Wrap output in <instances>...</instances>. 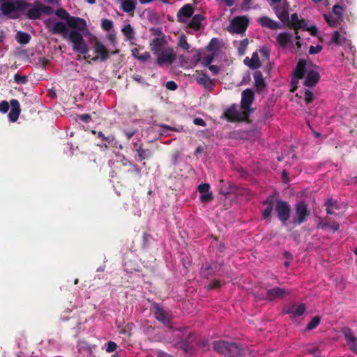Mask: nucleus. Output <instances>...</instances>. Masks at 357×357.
Returning <instances> with one entry per match:
<instances>
[{"mask_svg":"<svg viewBox=\"0 0 357 357\" xmlns=\"http://www.w3.org/2000/svg\"><path fill=\"white\" fill-rule=\"evenodd\" d=\"M195 79L199 84L203 85L208 90H211L215 86L213 81L206 73L199 70L196 71Z\"/></svg>","mask_w":357,"mask_h":357,"instance_id":"18","label":"nucleus"},{"mask_svg":"<svg viewBox=\"0 0 357 357\" xmlns=\"http://www.w3.org/2000/svg\"><path fill=\"white\" fill-rule=\"evenodd\" d=\"M262 204L266 206L261 214L264 220L271 221L275 207L278 220L283 226L287 225L291 217V206L287 202L276 199L275 197L272 195H268Z\"/></svg>","mask_w":357,"mask_h":357,"instance_id":"2","label":"nucleus"},{"mask_svg":"<svg viewBox=\"0 0 357 357\" xmlns=\"http://www.w3.org/2000/svg\"><path fill=\"white\" fill-rule=\"evenodd\" d=\"M26 13L27 18L30 20H38L41 17V11L40 6L36 4V1L34 2L33 5L31 4L29 7H31Z\"/></svg>","mask_w":357,"mask_h":357,"instance_id":"33","label":"nucleus"},{"mask_svg":"<svg viewBox=\"0 0 357 357\" xmlns=\"http://www.w3.org/2000/svg\"><path fill=\"white\" fill-rule=\"evenodd\" d=\"M133 145L135 146V151L137 152V153L138 155L139 160L142 161V160L148 159L152 156V155H153L152 151L151 150H149V149H144L143 148L142 143L138 144V142H135L133 144Z\"/></svg>","mask_w":357,"mask_h":357,"instance_id":"23","label":"nucleus"},{"mask_svg":"<svg viewBox=\"0 0 357 357\" xmlns=\"http://www.w3.org/2000/svg\"><path fill=\"white\" fill-rule=\"evenodd\" d=\"M30 6L31 3L25 0H16L14 2L7 1L0 3V10L4 15H8L15 11L23 12Z\"/></svg>","mask_w":357,"mask_h":357,"instance_id":"5","label":"nucleus"},{"mask_svg":"<svg viewBox=\"0 0 357 357\" xmlns=\"http://www.w3.org/2000/svg\"><path fill=\"white\" fill-rule=\"evenodd\" d=\"M195 12V7L190 4L187 3L182 6L176 14L177 21L181 23H185L187 20L191 17Z\"/></svg>","mask_w":357,"mask_h":357,"instance_id":"14","label":"nucleus"},{"mask_svg":"<svg viewBox=\"0 0 357 357\" xmlns=\"http://www.w3.org/2000/svg\"><path fill=\"white\" fill-rule=\"evenodd\" d=\"M345 40L346 38L344 37H342L340 33L338 31H335L333 32L331 43L335 44L337 46H340L344 43Z\"/></svg>","mask_w":357,"mask_h":357,"instance_id":"38","label":"nucleus"},{"mask_svg":"<svg viewBox=\"0 0 357 357\" xmlns=\"http://www.w3.org/2000/svg\"><path fill=\"white\" fill-rule=\"evenodd\" d=\"M9 109V104L7 101L3 100L0 102V112L2 113H6Z\"/></svg>","mask_w":357,"mask_h":357,"instance_id":"55","label":"nucleus"},{"mask_svg":"<svg viewBox=\"0 0 357 357\" xmlns=\"http://www.w3.org/2000/svg\"><path fill=\"white\" fill-rule=\"evenodd\" d=\"M320 317L319 316H315L312 318V319L308 323L306 326V329L307 331H312L317 328L320 324Z\"/></svg>","mask_w":357,"mask_h":357,"instance_id":"41","label":"nucleus"},{"mask_svg":"<svg viewBox=\"0 0 357 357\" xmlns=\"http://www.w3.org/2000/svg\"><path fill=\"white\" fill-rule=\"evenodd\" d=\"M257 22L263 26L266 27L272 30H275L280 28L279 22L273 20L268 17L264 16L258 19Z\"/></svg>","mask_w":357,"mask_h":357,"instance_id":"27","label":"nucleus"},{"mask_svg":"<svg viewBox=\"0 0 357 357\" xmlns=\"http://www.w3.org/2000/svg\"><path fill=\"white\" fill-rule=\"evenodd\" d=\"M328 215H333L335 210L340 209V205L337 199L330 198L324 204Z\"/></svg>","mask_w":357,"mask_h":357,"instance_id":"32","label":"nucleus"},{"mask_svg":"<svg viewBox=\"0 0 357 357\" xmlns=\"http://www.w3.org/2000/svg\"><path fill=\"white\" fill-rule=\"evenodd\" d=\"M116 162L119 165V167H129L128 172H135L136 174L140 177L141 169L137 165L126 158L125 155H120L119 160H116Z\"/></svg>","mask_w":357,"mask_h":357,"instance_id":"19","label":"nucleus"},{"mask_svg":"<svg viewBox=\"0 0 357 357\" xmlns=\"http://www.w3.org/2000/svg\"><path fill=\"white\" fill-rule=\"evenodd\" d=\"M192 17L188 24V27L195 31L199 30L201 27V22L204 19V17L200 14H196Z\"/></svg>","mask_w":357,"mask_h":357,"instance_id":"34","label":"nucleus"},{"mask_svg":"<svg viewBox=\"0 0 357 357\" xmlns=\"http://www.w3.org/2000/svg\"><path fill=\"white\" fill-rule=\"evenodd\" d=\"M310 215V210L307 203L300 200L294 205V213L292 216L291 223L294 225H301L305 222Z\"/></svg>","mask_w":357,"mask_h":357,"instance_id":"4","label":"nucleus"},{"mask_svg":"<svg viewBox=\"0 0 357 357\" xmlns=\"http://www.w3.org/2000/svg\"><path fill=\"white\" fill-rule=\"evenodd\" d=\"M157 356H158V357H174L171 354H167V353H166L165 351H158Z\"/></svg>","mask_w":357,"mask_h":357,"instance_id":"64","label":"nucleus"},{"mask_svg":"<svg viewBox=\"0 0 357 357\" xmlns=\"http://www.w3.org/2000/svg\"><path fill=\"white\" fill-rule=\"evenodd\" d=\"M104 141L112 147H117L119 145L118 141L116 139L115 137L113 135H109L108 136H105Z\"/></svg>","mask_w":357,"mask_h":357,"instance_id":"43","label":"nucleus"},{"mask_svg":"<svg viewBox=\"0 0 357 357\" xmlns=\"http://www.w3.org/2000/svg\"><path fill=\"white\" fill-rule=\"evenodd\" d=\"M243 114L244 110L239 111L237 109V106L234 104L227 108L224 112L226 119L231 122L246 121L249 116H244Z\"/></svg>","mask_w":357,"mask_h":357,"instance_id":"10","label":"nucleus"},{"mask_svg":"<svg viewBox=\"0 0 357 357\" xmlns=\"http://www.w3.org/2000/svg\"><path fill=\"white\" fill-rule=\"evenodd\" d=\"M150 53L149 52H144L143 54H141L140 56H139V61L142 63H145L150 59Z\"/></svg>","mask_w":357,"mask_h":357,"instance_id":"56","label":"nucleus"},{"mask_svg":"<svg viewBox=\"0 0 357 357\" xmlns=\"http://www.w3.org/2000/svg\"><path fill=\"white\" fill-rule=\"evenodd\" d=\"M318 220L319 221L317 224V229H324L326 228H328L331 230H332L333 233H335L340 228V224L335 221L331 222V218H329L328 217H326L325 218H321L319 217Z\"/></svg>","mask_w":357,"mask_h":357,"instance_id":"17","label":"nucleus"},{"mask_svg":"<svg viewBox=\"0 0 357 357\" xmlns=\"http://www.w3.org/2000/svg\"><path fill=\"white\" fill-rule=\"evenodd\" d=\"M222 264H219L216 261L206 262L202 265L200 274L204 278L208 279L213 276L216 273L221 270Z\"/></svg>","mask_w":357,"mask_h":357,"instance_id":"9","label":"nucleus"},{"mask_svg":"<svg viewBox=\"0 0 357 357\" xmlns=\"http://www.w3.org/2000/svg\"><path fill=\"white\" fill-rule=\"evenodd\" d=\"M194 336L193 333H190L184 340L180 341V347L185 352L189 353L192 351V342L194 340Z\"/></svg>","mask_w":357,"mask_h":357,"instance_id":"31","label":"nucleus"},{"mask_svg":"<svg viewBox=\"0 0 357 357\" xmlns=\"http://www.w3.org/2000/svg\"><path fill=\"white\" fill-rule=\"evenodd\" d=\"M210 185L208 183H202L198 186V191L201 193L200 200L202 202H208L213 199L212 192H208Z\"/></svg>","mask_w":357,"mask_h":357,"instance_id":"20","label":"nucleus"},{"mask_svg":"<svg viewBox=\"0 0 357 357\" xmlns=\"http://www.w3.org/2000/svg\"><path fill=\"white\" fill-rule=\"evenodd\" d=\"M341 332L349 345L350 349L356 354L357 352V337L354 335L351 329L345 326L341 329Z\"/></svg>","mask_w":357,"mask_h":357,"instance_id":"15","label":"nucleus"},{"mask_svg":"<svg viewBox=\"0 0 357 357\" xmlns=\"http://www.w3.org/2000/svg\"><path fill=\"white\" fill-rule=\"evenodd\" d=\"M55 14L60 19L65 20L66 21L70 16L69 13L64 8H62L56 10Z\"/></svg>","mask_w":357,"mask_h":357,"instance_id":"46","label":"nucleus"},{"mask_svg":"<svg viewBox=\"0 0 357 357\" xmlns=\"http://www.w3.org/2000/svg\"><path fill=\"white\" fill-rule=\"evenodd\" d=\"M207 50L208 51H213V52H217L219 49L218 46V40L217 38H212L206 47Z\"/></svg>","mask_w":357,"mask_h":357,"instance_id":"44","label":"nucleus"},{"mask_svg":"<svg viewBox=\"0 0 357 357\" xmlns=\"http://www.w3.org/2000/svg\"><path fill=\"white\" fill-rule=\"evenodd\" d=\"M193 123L194 124L197 125V126H206V122L201 118H195L194 120H193Z\"/></svg>","mask_w":357,"mask_h":357,"instance_id":"61","label":"nucleus"},{"mask_svg":"<svg viewBox=\"0 0 357 357\" xmlns=\"http://www.w3.org/2000/svg\"><path fill=\"white\" fill-rule=\"evenodd\" d=\"M66 22L73 30L69 31L64 22H57L54 24L51 32L53 34H59L63 39L72 43L74 52L84 55L86 54L89 52V48L82 33L84 31L89 32L86 20L79 17L70 15Z\"/></svg>","mask_w":357,"mask_h":357,"instance_id":"1","label":"nucleus"},{"mask_svg":"<svg viewBox=\"0 0 357 357\" xmlns=\"http://www.w3.org/2000/svg\"><path fill=\"white\" fill-rule=\"evenodd\" d=\"M244 63L252 70L258 69L261 66L258 53L257 52H253L251 59L246 57L244 59Z\"/></svg>","mask_w":357,"mask_h":357,"instance_id":"29","label":"nucleus"},{"mask_svg":"<svg viewBox=\"0 0 357 357\" xmlns=\"http://www.w3.org/2000/svg\"><path fill=\"white\" fill-rule=\"evenodd\" d=\"M16 40L19 43L25 45L29 43L31 36L26 32L18 31L16 35Z\"/></svg>","mask_w":357,"mask_h":357,"instance_id":"37","label":"nucleus"},{"mask_svg":"<svg viewBox=\"0 0 357 357\" xmlns=\"http://www.w3.org/2000/svg\"><path fill=\"white\" fill-rule=\"evenodd\" d=\"M322 50V46L320 45H317L316 46L311 45L309 49V53L310 54H315L320 52Z\"/></svg>","mask_w":357,"mask_h":357,"instance_id":"53","label":"nucleus"},{"mask_svg":"<svg viewBox=\"0 0 357 357\" xmlns=\"http://www.w3.org/2000/svg\"><path fill=\"white\" fill-rule=\"evenodd\" d=\"M305 311V306L301 303L299 305H291L285 310V313L291 315L292 317H299L304 314Z\"/></svg>","mask_w":357,"mask_h":357,"instance_id":"24","label":"nucleus"},{"mask_svg":"<svg viewBox=\"0 0 357 357\" xmlns=\"http://www.w3.org/2000/svg\"><path fill=\"white\" fill-rule=\"evenodd\" d=\"M259 52L261 54L262 57H264L265 59H268L269 55H270V51L267 47H263L260 48Z\"/></svg>","mask_w":357,"mask_h":357,"instance_id":"57","label":"nucleus"},{"mask_svg":"<svg viewBox=\"0 0 357 357\" xmlns=\"http://www.w3.org/2000/svg\"><path fill=\"white\" fill-rule=\"evenodd\" d=\"M101 26L104 30L109 31L113 28V22L108 19H103Z\"/></svg>","mask_w":357,"mask_h":357,"instance_id":"50","label":"nucleus"},{"mask_svg":"<svg viewBox=\"0 0 357 357\" xmlns=\"http://www.w3.org/2000/svg\"><path fill=\"white\" fill-rule=\"evenodd\" d=\"M255 100V93L251 89H245L241 93V107L244 110V116H249L251 105Z\"/></svg>","mask_w":357,"mask_h":357,"instance_id":"6","label":"nucleus"},{"mask_svg":"<svg viewBox=\"0 0 357 357\" xmlns=\"http://www.w3.org/2000/svg\"><path fill=\"white\" fill-rule=\"evenodd\" d=\"M304 100H305V102L306 104H310V103L312 102V101L314 100V95H313L312 92L309 90H305Z\"/></svg>","mask_w":357,"mask_h":357,"instance_id":"51","label":"nucleus"},{"mask_svg":"<svg viewBox=\"0 0 357 357\" xmlns=\"http://www.w3.org/2000/svg\"><path fill=\"white\" fill-rule=\"evenodd\" d=\"M154 55L157 56L156 63L160 66L172 65L176 59V55L171 47L163 49Z\"/></svg>","mask_w":357,"mask_h":357,"instance_id":"8","label":"nucleus"},{"mask_svg":"<svg viewBox=\"0 0 357 357\" xmlns=\"http://www.w3.org/2000/svg\"><path fill=\"white\" fill-rule=\"evenodd\" d=\"M249 20L245 16L235 17L230 22L228 30L231 33H242L245 31Z\"/></svg>","mask_w":357,"mask_h":357,"instance_id":"7","label":"nucleus"},{"mask_svg":"<svg viewBox=\"0 0 357 357\" xmlns=\"http://www.w3.org/2000/svg\"><path fill=\"white\" fill-rule=\"evenodd\" d=\"M307 62L305 59H300L294 71V75L297 79H303L306 73Z\"/></svg>","mask_w":357,"mask_h":357,"instance_id":"28","label":"nucleus"},{"mask_svg":"<svg viewBox=\"0 0 357 357\" xmlns=\"http://www.w3.org/2000/svg\"><path fill=\"white\" fill-rule=\"evenodd\" d=\"M221 287V283L219 280H213L209 286H208V288L210 289H218V288H220Z\"/></svg>","mask_w":357,"mask_h":357,"instance_id":"59","label":"nucleus"},{"mask_svg":"<svg viewBox=\"0 0 357 357\" xmlns=\"http://www.w3.org/2000/svg\"><path fill=\"white\" fill-rule=\"evenodd\" d=\"M212 344L213 350L225 357H241L244 354L243 348L236 342L215 340Z\"/></svg>","mask_w":357,"mask_h":357,"instance_id":"3","label":"nucleus"},{"mask_svg":"<svg viewBox=\"0 0 357 357\" xmlns=\"http://www.w3.org/2000/svg\"><path fill=\"white\" fill-rule=\"evenodd\" d=\"M215 56V53L207 54L203 57L202 63L204 66L207 67L213 62Z\"/></svg>","mask_w":357,"mask_h":357,"instance_id":"48","label":"nucleus"},{"mask_svg":"<svg viewBox=\"0 0 357 357\" xmlns=\"http://www.w3.org/2000/svg\"><path fill=\"white\" fill-rule=\"evenodd\" d=\"M151 310L153 311L155 318L160 322L167 326L170 328H173L169 326L170 319L169 314L158 303H153Z\"/></svg>","mask_w":357,"mask_h":357,"instance_id":"12","label":"nucleus"},{"mask_svg":"<svg viewBox=\"0 0 357 357\" xmlns=\"http://www.w3.org/2000/svg\"><path fill=\"white\" fill-rule=\"evenodd\" d=\"M14 82L18 84H25L28 82V77L16 73L14 75Z\"/></svg>","mask_w":357,"mask_h":357,"instance_id":"47","label":"nucleus"},{"mask_svg":"<svg viewBox=\"0 0 357 357\" xmlns=\"http://www.w3.org/2000/svg\"><path fill=\"white\" fill-rule=\"evenodd\" d=\"M93 49L97 56L92 59L93 61H96L98 58L102 61H106L109 58V52L105 46L99 40H96L94 43Z\"/></svg>","mask_w":357,"mask_h":357,"instance_id":"16","label":"nucleus"},{"mask_svg":"<svg viewBox=\"0 0 357 357\" xmlns=\"http://www.w3.org/2000/svg\"><path fill=\"white\" fill-rule=\"evenodd\" d=\"M255 86L257 93L261 92L266 86L262 73L259 70L255 72L254 75Z\"/></svg>","mask_w":357,"mask_h":357,"instance_id":"25","label":"nucleus"},{"mask_svg":"<svg viewBox=\"0 0 357 357\" xmlns=\"http://www.w3.org/2000/svg\"><path fill=\"white\" fill-rule=\"evenodd\" d=\"M198 344L199 347L202 348L204 351H208L209 349L208 342L207 340H200Z\"/></svg>","mask_w":357,"mask_h":357,"instance_id":"54","label":"nucleus"},{"mask_svg":"<svg viewBox=\"0 0 357 357\" xmlns=\"http://www.w3.org/2000/svg\"><path fill=\"white\" fill-rule=\"evenodd\" d=\"M207 67L211 71V73H213V75H218L220 71V68L217 66L211 64L210 66H208Z\"/></svg>","mask_w":357,"mask_h":357,"instance_id":"60","label":"nucleus"},{"mask_svg":"<svg viewBox=\"0 0 357 357\" xmlns=\"http://www.w3.org/2000/svg\"><path fill=\"white\" fill-rule=\"evenodd\" d=\"M324 19L328 23V24L331 27H337L340 24L341 19H339L337 17H334L333 16H329L327 15H324Z\"/></svg>","mask_w":357,"mask_h":357,"instance_id":"39","label":"nucleus"},{"mask_svg":"<svg viewBox=\"0 0 357 357\" xmlns=\"http://www.w3.org/2000/svg\"><path fill=\"white\" fill-rule=\"evenodd\" d=\"M166 88L171 91H175L178 88L177 84L174 81H168L166 83Z\"/></svg>","mask_w":357,"mask_h":357,"instance_id":"58","label":"nucleus"},{"mask_svg":"<svg viewBox=\"0 0 357 357\" xmlns=\"http://www.w3.org/2000/svg\"><path fill=\"white\" fill-rule=\"evenodd\" d=\"M117 348V345L114 342L109 341L106 344L105 350L108 353H111L115 351Z\"/></svg>","mask_w":357,"mask_h":357,"instance_id":"52","label":"nucleus"},{"mask_svg":"<svg viewBox=\"0 0 357 357\" xmlns=\"http://www.w3.org/2000/svg\"><path fill=\"white\" fill-rule=\"evenodd\" d=\"M135 0H123L121 2V8L126 13L133 12L135 9Z\"/></svg>","mask_w":357,"mask_h":357,"instance_id":"36","label":"nucleus"},{"mask_svg":"<svg viewBox=\"0 0 357 357\" xmlns=\"http://www.w3.org/2000/svg\"><path fill=\"white\" fill-rule=\"evenodd\" d=\"M142 238H143L144 245L145 247L148 246L149 241L151 238V235L147 233H144Z\"/></svg>","mask_w":357,"mask_h":357,"instance_id":"63","label":"nucleus"},{"mask_svg":"<svg viewBox=\"0 0 357 357\" xmlns=\"http://www.w3.org/2000/svg\"><path fill=\"white\" fill-rule=\"evenodd\" d=\"M178 45L183 50H188L190 48V45L187 41L186 36L184 34H182L179 37V41Z\"/></svg>","mask_w":357,"mask_h":357,"instance_id":"45","label":"nucleus"},{"mask_svg":"<svg viewBox=\"0 0 357 357\" xmlns=\"http://www.w3.org/2000/svg\"><path fill=\"white\" fill-rule=\"evenodd\" d=\"M11 109L8 114L9 120L11 122H15L19 117L20 114V105L17 100L12 99L10 102Z\"/></svg>","mask_w":357,"mask_h":357,"instance_id":"21","label":"nucleus"},{"mask_svg":"<svg viewBox=\"0 0 357 357\" xmlns=\"http://www.w3.org/2000/svg\"><path fill=\"white\" fill-rule=\"evenodd\" d=\"M165 43V36H162V37H155L151 43V50L153 54H157L163 50L162 47Z\"/></svg>","mask_w":357,"mask_h":357,"instance_id":"26","label":"nucleus"},{"mask_svg":"<svg viewBox=\"0 0 357 357\" xmlns=\"http://www.w3.org/2000/svg\"><path fill=\"white\" fill-rule=\"evenodd\" d=\"M160 127L167 130L180 132V130L178 128H176L175 127H172V126L166 125V124H162V125H160Z\"/></svg>","mask_w":357,"mask_h":357,"instance_id":"62","label":"nucleus"},{"mask_svg":"<svg viewBox=\"0 0 357 357\" xmlns=\"http://www.w3.org/2000/svg\"><path fill=\"white\" fill-rule=\"evenodd\" d=\"M344 9H345L342 5H341L340 3L337 4H335L333 7V13L339 18H342V13Z\"/></svg>","mask_w":357,"mask_h":357,"instance_id":"42","label":"nucleus"},{"mask_svg":"<svg viewBox=\"0 0 357 357\" xmlns=\"http://www.w3.org/2000/svg\"><path fill=\"white\" fill-rule=\"evenodd\" d=\"M290 291L280 287H274L266 291V300L269 301H274L280 300L288 296Z\"/></svg>","mask_w":357,"mask_h":357,"instance_id":"13","label":"nucleus"},{"mask_svg":"<svg viewBox=\"0 0 357 357\" xmlns=\"http://www.w3.org/2000/svg\"><path fill=\"white\" fill-rule=\"evenodd\" d=\"M320 79L319 73L314 70H310L307 72L304 85L308 87L315 86Z\"/></svg>","mask_w":357,"mask_h":357,"instance_id":"22","label":"nucleus"},{"mask_svg":"<svg viewBox=\"0 0 357 357\" xmlns=\"http://www.w3.org/2000/svg\"><path fill=\"white\" fill-rule=\"evenodd\" d=\"M122 32L127 37L128 39L132 40L135 38V33L132 26L128 24L122 29Z\"/></svg>","mask_w":357,"mask_h":357,"instance_id":"40","label":"nucleus"},{"mask_svg":"<svg viewBox=\"0 0 357 357\" xmlns=\"http://www.w3.org/2000/svg\"><path fill=\"white\" fill-rule=\"evenodd\" d=\"M289 3L287 1H284L283 3L275 4L273 6V9L282 23L289 22Z\"/></svg>","mask_w":357,"mask_h":357,"instance_id":"11","label":"nucleus"},{"mask_svg":"<svg viewBox=\"0 0 357 357\" xmlns=\"http://www.w3.org/2000/svg\"><path fill=\"white\" fill-rule=\"evenodd\" d=\"M301 20L298 19V16L297 13H294L291 16V20L289 19V22L286 23L289 29L295 30L296 33V38L299 40L301 38L300 36L298 34V30L301 28Z\"/></svg>","mask_w":357,"mask_h":357,"instance_id":"30","label":"nucleus"},{"mask_svg":"<svg viewBox=\"0 0 357 357\" xmlns=\"http://www.w3.org/2000/svg\"><path fill=\"white\" fill-rule=\"evenodd\" d=\"M36 4L40 6L41 14L45 13L46 15H50L52 13L53 9L52 7L48 6H44L38 1H36Z\"/></svg>","mask_w":357,"mask_h":357,"instance_id":"49","label":"nucleus"},{"mask_svg":"<svg viewBox=\"0 0 357 357\" xmlns=\"http://www.w3.org/2000/svg\"><path fill=\"white\" fill-rule=\"evenodd\" d=\"M277 41L282 47H285L291 43L292 35L289 33H280L277 36Z\"/></svg>","mask_w":357,"mask_h":357,"instance_id":"35","label":"nucleus"}]
</instances>
